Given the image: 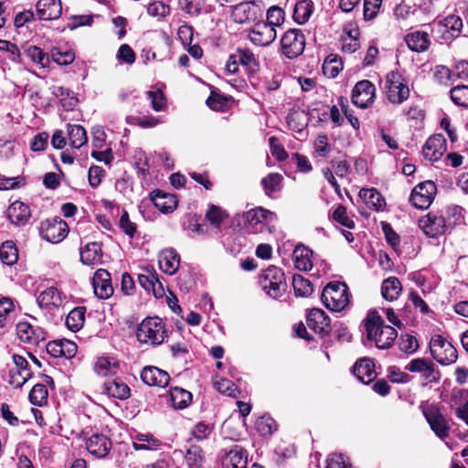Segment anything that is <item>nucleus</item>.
Returning <instances> with one entry per match:
<instances>
[{
    "label": "nucleus",
    "instance_id": "obj_58",
    "mask_svg": "<svg viewBox=\"0 0 468 468\" xmlns=\"http://www.w3.org/2000/svg\"><path fill=\"white\" fill-rule=\"evenodd\" d=\"M284 21V12L281 7L271 6L268 9L266 14V24H270V26L278 27L282 25Z\"/></svg>",
    "mask_w": 468,
    "mask_h": 468
},
{
    "label": "nucleus",
    "instance_id": "obj_21",
    "mask_svg": "<svg viewBox=\"0 0 468 468\" xmlns=\"http://www.w3.org/2000/svg\"><path fill=\"white\" fill-rule=\"evenodd\" d=\"M112 448L111 440L103 435L95 433L86 441V449L96 458H104Z\"/></svg>",
    "mask_w": 468,
    "mask_h": 468
},
{
    "label": "nucleus",
    "instance_id": "obj_39",
    "mask_svg": "<svg viewBox=\"0 0 468 468\" xmlns=\"http://www.w3.org/2000/svg\"><path fill=\"white\" fill-rule=\"evenodd\" d=\"M67 133L71 147L79 149L87 143L86 130L81 125L68 124Z\"/></svg>",
    "mask_w": 468,
    "mask_h": 468
},
{
    "label": "nucleus",
    "instance_id": "obj_29",
    "mask_svg": "<svg viewBox=\"0 0 468 468\" xmlns=\"http://www.w3.org/2000/svg\"><path fill=\"white\" fill-rule=\"evenodd\" d=\"M248 454L246 450L235 445L229 450L223 460L225 468H246Z\"/></svg>",
    "mask_w": 468,
    "mask_h": 468
},
{
    "label": "nucleus",
    "instance_id": "obj_51",
    "mask_svg": "<svg viewBox=\"0 0 468 468\" xmlns=\"http://www.w3.org/2000/svg\"><path fill=\"white\" fill-rule=\"evenodd\" d=\"M226 218V212L215 205H210L206 214V218L216 228H219Z\"/></svg>",
    "mask_w": 468,
    "mask_h": 468
},
{
    "label": "nucleus",
    "instance_id": "obj_52",
    "mask_svg": "<svg viewBox=\"0 0 468 468\" xmlns=\"http://www.w3.org/2000/svg\"><path fill=\"white\" fill-rule=\"evenodd\" d=\"M26 55L34 62L40 65L41 67H46V65L48 63L49 58L46 53L43 52V50L37 47V46H29L26 49Z\"/></svg>",
    "mask_w": 468,
    "mask_h": 468
},
{
    "label": "nucleus",
    "instance_id": "obj_15",
    "mask_svg": "<svg viewBox=\"0 0 468 468\" xmlns=\"http://www.w3.org/2000/svg\"><path fill=\"white\" fill-rule=\"evenodd\" d=\"M423 415L432 431L441 440L449 436L450 425L446 418L437 407H428L423 410Z\"/></svg>",
    "mask_w": 468,
    "mask_h": 468
},
{
    "label": "nucleus",
    "instance_id": "obj_43",
    "mask_svg": "<svg viewBox=\"0 0 468 468\" xmlns=\"http://www.w3.org/2000/svg\"><path fill=\"white\" fill-rule=\"evenodd\" d=\"M282 176L279 173H270L267 176L261 179V186L265 194L271 197L273 193L279 192L282 189Z\"/></svg>",
    "mask_w": 468,
    "mask_h": 468
},
{
    "label": "nucleus",
    "instance_id": "obj_10",
    "mask_svg": "<svg viewBox=\"0 0 468 468\" xmlns=\"http://www.w3.org/2000/svg\"><path fill=\"white\" fill-rule=\"evenodd\" d=\"M69 232L67 223L59 218L46 219L40 224V235L48 242L58 243Z\"/></svg>",
    "mask_w": 468,
    "mask_h": 468
},
{
    "label": "nucleus",
    "instance_id": "obj_56",
    "mask_svg": "<svg viewBox=\"0 0 468 468\" xmlns=\"http://www.w3.org/2000/svg\"><path fill=\"white\" fill-rule=\"evenodd\" d=\"M258 431L263 435H271L276 431L277 425L275 420L271 417H261L256 422Z\"/></svg>",
    "mask_w": 468,
    "mask_h": 468
},
{
    "label": "nucleus",
    "instance_id": "obj_38",
    "mask_svg": "<svg viewBox=\"0 0 468 468\" xmlns=\"http://www.w3.org/2000/svg\"><path fill=\"white\" fill-rule=\"evenodd\" d=\"M161 446V441L150 433H139L133 438V447L136 451H154Z\"/></svg>",
    "mask_w": 468,
    "mask_h": 468
},
{
    "label": "nucleus",
    "instance_id": "obj_55",
    "mask_svg": "<svg viewBox=\"0 0 468 468\" xmlns=\"http://www.w3.org/2000/svg\"><path fill=\"white\" fill-rule=\"evenodd\" d=\"M443 26L451 33L452 37H458L463 28V20L458 16L451 15L444 18Z\"/></svg>",
    "mask_w": 468,
    "mask_h": 468
},
{
    "label": "nucleus",
    "instance_id": "obj_23",
    "mask_svg": "<svg viewBox=\"0 0 468 468\" xmlns=\"http://www.w3.org/2000/svg\"><path fill=\"white\" fill-rule=\"evenodd\" d=\"M37 15L40 20L58 19L62 13L60 0H39L37 5Z\"/></svg>",
    "mask_w": 468,
    "mask_h": 468
},
{
    "label": "nucleus",
    "instance_id": "obj_4",
    "mask_svg": "<svg viewBox=\"0 0 468 468\" xmlns=\"http://www.w3.org/2000/svg\"><path fill=\"white\" fill-rule=\"evenodd\" d=\"M321 300L326 308L340 312L349 303L348 288L344 282H329L322 292Z\"/></svg>",
    "mask_w": 468,
    "mask_h": 468
},
{
    "label": "nucleus",
    "instance_id": "obj_2",
    "mask_svg": "<svg viewBox=\"0 0 468 468\" xmlns=\"http://www.w3.org/2000/svg\"><path fill=\"white\" fill-rule=\"evenodd\" d=\"M259 284L262 291L271 298L282 297L287 289L285 274L276 266H269L259 276Z\"/></svg>",
    "mask_w": 468,
    "mask_h": 468
},
{
    "label": "nucleus",
    "instance_id": "obj_28",
    "mask_svg": "<svg viewBox=\"0 0 468 468\" xmlns=\"http://www.w3.org/2000/svg\"><path fill=\"white\" fill-rule=\"evenodd\" d=\"M404 39L409 48L418 53L426 51L431 45L430 36L424 31L417 30L409 33L405 36Z\"/></svg>",
    "mask_w": 468,
    "mask_h": 468
},
{
    "label": "nucleus",
    "instance_id": "obj_3",
    "mask_svg": "<svg viewBox=\"0 0 468 468\" xmlns=\"http://www.w3.org/2000/svg\"><path fill=\"white\" fill-rule=\"evenodd\" d=\"M167 336L166 329L159 317H147L137 326L136 337L142 344L157 346Z\"/></svg>",
    "mask_w": 468,
    "mask_h": 468
},
{
    "label": "nucleus",
    "instance_id": "obj_25",
    "mask_svg": "<svg viewBox=\"0 0 468 468\" xmlns=\"http://www.w3.org/2000/svg\"><path fill=\"white\" fill-rule=\"evenodd\" d=\"M353 374L364 384L372 382L377 377L373 360L363 358L356 361L353 367Z\"/></svg>",
    "mask_w": 468,
    "mask_h": 468
},
{
    "label": "nucleus",
    "instance_id": "obj_47",
    "mask_svg": "<svg viewBox=\"0 0 468 468\" xmlns=\"http://www.w3.org/2000/svg\"><path fill=\"white\" fill-rule=\"evenodd\" d=\"M189 468H200L204 461L203 451L199 446L191 445L185 455Z\"/></svg>",
    "mask_w": 468,
    "mask_h": 468
},
{
    "label": "nucleus",
    "instance_id": "obj_31",
    "mask_svg": "<svg viewBox=\"0 0 468 468\" xmlns=\"http://www.w3.org/2000/svg\"><path fill=\"white\" fill-rule=\"evenodd\" d=\"M13 361L17 369V375L21 378V381L16 379V376H12L11 384L14 385L15 388H21L27 380H29L33 372L29 367V364L27 360L20 355H14Z\"/></svg>",
    "mask_w": 468,
    "mask_h": 468
},
{
    "label": "nucleus",
    "instance_id": "obj_12",
    "mask_svg": "<svg viewBox=\"0 0 468 468\" xmlns=\"http://www.w3.org/2000/svg\"><path fill=\"white\" fill-rule=\"evenodd\" d=\"M276 36V29L270 24H266L263 18L253 24L249 31L250 40L259 47L271 45L275 40Z\"/></svg>",
    "mask_w": 468,
    "mask_h": 468
},
{
    "label": "nucleus",
    "instance_id": "obj_62",
    "mask_svg": "<svg viewBox=\"0 0 468 468\" xmlns=\"http://www.w3.org/2000/svg\"><path fill=\"white\" fill-rule=\"evenodd\" d=\"M147 98L151 101L152 108L160 112L163 111L165 107V98L162 90H149L147 91Z\"/></svg>",
    "mask_w": 468,
    "mask_h": 468
},
{
    "label": "nucleus",
    "instance_id": "obj_33",
    "mask_svg": "<svg viewBox=\"0 0 468 468\" xmlns=\"http://www.w3.org/2000/svg\"><path fill=\"white\" fill-rule=\"evenodd\" d=\"M151 199L154 205L162 213H171L176 207V197L169 194H165L160 190H155L151 193Z\"/></svg>",
    "mask_w": 468,
    "mask_h": 468
},
{
    "label": "nucleus",
    "instance_id": "obj_5",
    "mask_svg": "<svg viewBox=\"0 0 468 468\" xmlns=\"http://www.w3.org/2000/svg\"><path fill=\"white\" fill-rule=\"evenodd\" d=\"M385 93L389 102L403 103L410 96V89L401 74L391 71L386 76Z\"/></svg>",
    "mask_w": 468,
    "mask_h": 468
},
{
    "label": "nucleus",
    "instance_id": "obj_32",
    "mask_svg": "<svg viewBox=\"0 0 468 468\" xmlns=\"http://www.w3.org/2000/svg\"><path fill=\"white\" fill-rule=\"evenodd\" d=\"M313 251L304 245H297L292 252V259L296 269L303 271H310L313 268L311 257Z\"/></svg>",
    "mask_w": 468,
    "mask_h": 468
},
{
    "label": "nucleus",
    "instance_id": "obj_27",
    "mask_svg": "<svg viewBox=\"0 0 468 468\" xmlns=\"http://www.w3.org/2000/svg\"><path fill=\"white\" fill-rule=\"evenodd\" d=\"M9 220L17 226L26 225L31 217L30 208L21 201L13 202L7 209Z\"/></svg>",
    "mask_w": 468,
    "mask_h": 468
},
{
    "label": "nucleus",
    "instance_id": "obj_20",
    "mask_svg": "<svg viewBox=\"0 0 468 468\" xmlns=\"http://www.w3.org/2000/svg\"><path fill=\"white\" fill-rule=\"evenodd\" d=\"M92 285L95 294L101 299H108L113 293L111 275L104 269H99L93 275Z\"/></svg>",
    "mask_w": 468,
    "mask_h": 468
},
{
    "label": "nucleus",
    "instance_id": "obj_61",
    "mask_svg": "<svg viewBox=\"0 0 468 468\" xmlns=\"http://www.w3.org/2000/svg\"><path fill=\"white\" fill-rule=\"evenodd\" d=\"M333 218L344 227L353 229L355 222L347 216L346 207L339 205L333 213Z\"/></svg>",
    "mask_w": 468,
    "mask_h": 468
},
{
    "label": "nucleus",
    "instance_id": "obj_7",
    "mask_svg": "<svg viewBox=\"0 0 468 468\" xmlns=\"http://www.w3.org/2000/svg\"><path fill=\"white\" fill-rule=\"evenodd\" d=\"M263 8L255 1L242 2L232 7L231 17L235 23L253 25L263 18Z\"/></svg>",
    "mask_w": 468,
    "mask_h": 468
},
{
    "label": "nucleus",
    "instance_id": "obj_46",
    "mask_svg": "<svg viewBox=\"0 0 468 468\" xmlns=\"http://www.w3.org/2000/svg\"><path fill=\"white\" fill-rule=\"evenodd\" d=\"M52 93L59 99L62 106L66 110L73 109L78 102L77 98L75 96H73L72 92L64 87H61V86L53 87Z\"/></svg>",
    "mask_w": 468,
    "mask_h": 468
},
{
    "label": "nucleus",
    "instance_id": "obj_26",
    "mask_svg": "<svg viewBox=\"0 0 468 468\" xmlns=\"http://www.w3.org/2000/svg\"><path fill=\"white\" fill-rule=\"evenodd\" d=\"M158 262L165 273L173 275L179 268L180 256L175 250L165 249L160 252Z\"/></svg>",
    "mask_w": 468,
    "mask_h": 468
},
{
    "label": "nucleus",
    "instance_id": "obj_40",
    "mask_svg": "<svg viewBox=\"0 0 468 468\" xmlns=\"http://www.w3.org/2000/svg\"><path fill=\"white\" fill-rule=\"evenodd\" d=\"M170 399L176 409H185L192 401L191 392L178 387L170 389Z\"/></svg>",
    "mask_w": 468,
    "mask_h": 468
},
{
    "label": "nucleus",
    "instance_id": "obj_36",
    "mask_svg": "<svg viewBox=\"0 0 468 468\" xmlns=\"http://www.w3.org/2000/svg\"><path fill=\"white\" fill-rule=\"evenodd\" d=\"M119 369V362L113 357L101 356L94 364L95 372L101 377L115 375Z\"/></svg>",
    "mask_w": 468,
    "mask_h": 468
},
{
    "label": "nucleus",
    "instance_id": "obj_6",
    "mask_svg": "<svg viewBox=\"0 0 468 468\" xmlns=\"http://www.w3.org/2000/svg\"><path fill=\"white\" fill-rule=\"evenodd\" d=\"M430 351L431 356L442 366L452 365L458 358L455 347L440 335H435L431 337Z\"/></svg>",
    "mask_w": 468,
    "mask_h": 468
},
{
    "label": "nucleus",
    "instance_id": "obj_48",
    "mask_svg": "<svg viewBox=\"0 0 468 468\" xmlns=\"http://www.w3.org/2000/svg\"><path fill=\"white\" fill-rule=\"evenodd\" d=\"M292 286L297 296H308L312 294L314 288L308 279L303 278L300 274H295L292 278Z\"/></svg>",
    "mask_w": 468,
    "mask_h": 468
},
{
    "label": "nucleus",
    "instance_id": "obj_37",
    "mask_svg": "<svg viewBox=\"0 0 468 468\" xmlns=\"http://www.w3.org/2000/svg\"><path fill=\"white\" fill-rule=\"evenodd\" d=\"M101 256V247L98 242L88 243L80 251V261L86 265H93L100 262Z\"/></svg>",
    "mask_w": 468,
    "mask_h": 468
},
{
    "label": "nucleus",
    "instance_id": "obj_45",
    "mask_svg": "<svg viewBox=\"0 0 468 468\" xmlns=\"http://www.w3.org/2000/svg\"><path fill=\"white\" fill-rule=\"evenodd\" d=\"M343 69L341 58L335 54H330L326 57L323 64V72L328 78H335Z\"/></svg>",
    "mask_w": 468,
    "mask_h": 468
},
{
    "label": "nucleus",
    "instance_id": "obj_8",
    "mask_svg": "<svg viewBox=\"0 0 468 468\" xmlns=\"http://www.w3.org/2000/svg\"><path fill=\"white\" fill-rule=\"evenodd\" d=\"M282 53L289 59L302 55L305 48V37L302 30L292 28L287 30L281 38Z\"/></svg>",
    "mask_w": 468,
    "mask_h": 468
},
{
    "label": "nucleus",
    "instance_id": "obj_54",
    "mask_svg": "<svg viewBox=\"0 0 468 468\" xmlns=\"http://www.w3.org/2000/svg\"><path fill=\"white\" fill-rule=\"evenodd\" d=\"M119 228L121 230L133 239L137 231V226L134 222L130 220L129 214L126 210H122L121 218L119 219Z\"/></svg>",
    "mask_w": 468,
    "mask_h": 468
},
{
    "label": "nucleus",
    "instance_id": "obj_18",
    "mask_svg": "<svg viewBox=\"0 0 468 468\" xmlns=\"http://www.w3.org/2000/svg\"><path fill=\"white\" fill-rule=\"evenodd\" d=\"M306 324L310 329L322 336L331 331L330 318L322 309L311 310L306 317Z\"/></svg>",
    "mask_w": 468,
    "mask_h": 468
},
{
    "label": "nucleus",
    "instance_id": "obj_17",
    "mask_svg": "<svg viewBox=\"0 0 468 468\" xmlns=\"http://www.w3.org/2000/svg\"><path fill=\"white\" fill-rule=\"evenodd\" d=\"M16 334L22 342L38 345L47 338V332L40 326H34L27 322L16 324Z\"/></svg>",
    "mask_w": 468,
    "mask_h": 468
},
{
    "label": "nucleus",
    "instance_id": "obj_19",
    "mask_svg": "<svg viewBox=\"0 0 468 468\" xmlns=\"http://www.w3.org/2000/svg\"><path fill=\"white\" fill-rule=\"evenodd\" d=\"M446 151V140L441 134L431 136L422 148V154L425 159L431 162H436L441 159Z\"/></svg>",
    "mask_w": 468,
    "mask_h": 468
},
{
    "label": "nucleus",
    "instance_id": "obj_64",
    "mask_svg": "<svg viewBox=\"0 0 468 468\" xmlns=\"http://www.w3.org/2000/svg\"><path fill=\"white\" fill-rule=\"evenodd\" d=\"M433 78L439 84L448 86L452 79V72L447 67L438 65L434 68Z\"/></svg>",
    "mask_w": 468,
    "mask_h": 468
},
{
    "label": "nucleus",
    "instance_id": "obj_59",
    "mask_svg": "<svg viewBox=\"0 0 468 468\" xmlns=\"http://www.w3.org/2000/svg\"><path fill=\"white\" fill-rule=\"evenodd\" d=\"M399 346V349L406 354H413L419 349L418 341L411 335H402Z\"/></svg>",
    "mask_w": 468,
    "mask_h": 468
},
{
    "label": "nucleus",
    "instance_id": "obj_44",
    "mask_svg": "<svg viewBox=\"0 0 468 468\" xmlns=\"http://www.w3.org/2000/svg\"><path fill=\"white\" fill-rule=\"evenodd\" d=\"M18 260V250L12 240H7L0 247V261L8 266L14 265Z\"/></svg>",
    "mask_w": 468,
    "mask_h": 468
},
{
    "label": "nucleus",
    "instance_id": "obj_63",
    "mask_svg": "<svg viewBox=\"0 0 468 468\" xmlns=\"http://www.w3.org/2000/svg\"><path fill=\"white\" fill-rule=\"evenodd\" d=\"M135 53L128 44H122L119 48L116 58L119 61L132 65L135 61Z\"/></svg>",
    "mask_w": 468,
    "mask_h": 468
},
{
    "label": "nucleus",
    "instance_id": "obj_11",
    "mask_svg": "<svg viewBox=\"0 0 468 468\" xmlns=\"http://www.w3.org/2000/svg\"><path fill=\"white\" fill-rule=\"evenodd\" d=\"M244 218L248 228L255 233L263 231L266 226L277 219V216L274 212L262 207L247 211Z\"/></svg>",
    "mask_w": 468,
    "mask_h": 468
},
{
    "label": "nucleus",
    "instance_id": "obj_13",
    "mask_svg": "<svg viewBox=\"0 0 468 468\" xmlns=\"http://www.w3.org/2000/svg\"><path fill=\"white\" fill-rule=\"evenodd\" d=\"M375 98L376 87L367 80L358 81L353 88L352 102L359 108H367L374 102Z\"/></svg>",
    "mask_w": 468,
    "mask_h": 468
},
{
    "label": "nucleus",
    "instance_id": "obj_1",
    "mask_svg": "<svg viewBox=\"0 0 468 468\" xmlns=\"http://www.w3.org/2000/svg\"><path fill=\"white\" fill-rule=\"evenodd\" d=\"M365 328L368 340H373L379 349H388L398 336L396 329L384 324L377 311L368 313L365 320Z\"/></svg>",
    "mask_w": 468,
    "mask_h": 468
},
{
    "label": "nucleus",
    "instance_id": "obj_24",
    "mask_svg": "<svg viewBox=\"0 0 468 468\" xmlns=\"http://www.w3.org/2000/svg\"><path fill=\"white\" fill-rule=\"evenodd\" d=\"M65 298V295L57 288L48 287L39 293L37 303L40 308H58Z\"/></svg>",
    "mask_w": 468,
    "mask_h": 468
},
{
    "label": "nucleus",
    "instance_id": "obj_57",
    "mask_svg": "<svg viewBox=\"0 0 468 468\" xmlns=\"http://www.w3.org/2000/svg\"><path fill=\"white\" fill-rule=\"evenodd\" d=\"M214 388L220 393L226 394L229 397H236L237 388L235 384L227 378L215 379L213 382Z\"/></svg>",
    "mask_w": 468,
    "mask_h": 468
},
{
    "label": "nucleus",
    "instance_id": "obj_22",
    "mask_svg": "<svg viewBox=\"0 0 468 468\" xmlns=\"http://www.w3.org/2000/svg\"><path fill=\"white\" fill-rule=\"evenodd\" d=\"M141 378L146 385L159 388L166 387L170 381L167 372L152 366L143 368Z\"/></svg>",
    "mask_w": 468,
    "mask_h": 468
},
{
    "label": "nucleus",
    "instance_id": "obj_30",
    "mask_svg": "<svg viewBox=\"0 0 468 468\" xmlns=\"http://www.w3.org/2000/svg\"><path fill=\"white\" fill-rule=\"evenodd\" d=\"M102 391L108 396L119 399H126L130 397V388L120 378L104 382Z\"/></svg>",
    "mask_w": 468,
    "mask_h": 468
},
{
    "label": "nucleus",
    "instance_id": "obj_16",
    "mask_svg": "<svg viewBox=\"0 0 468 468\" xmlns=\"http://www.w3.org/2000/svg\"><path fill=\"white\" fill-rule=\"evenodd\" d=\"M419 227L426 236L436 238L445 233L447 225L442 216L429 213L419 219Z\"/></svg>",
    "mask_w": 468,
    "mask_h": 468
},
{
    "label": "nucleus",
    "instance_id": "obj_41",
    "mask_svg": "<svg viewBox=\"0 0 468 468\" xmlns=\"http://www.w3.org/2000/svg\"><path fill=\"white\" fill-rule=\"evenodd\" d=\"M314 11V4L311 0H301L296 3L293 10V19L299 24H304Z\"/></svg>",
    "mask_w": 468,
    "mask_h": 468
},
{
    "label": "nucleus",
    "instance_id": "obj_14",
    "mask_svg": "<svg viewBox=\"0 0 468 468\" xmlns=\"http://www.w3.org/2000/svg\"><path fill=\"white\" fill-rule=\"evenodd\" d=\"M435 192V184L431 181H426L417 185L413 188L410 200L415 207L426 209L431 204Z\"/></svg>",
    "mask_w": 468,
    "mask_h": 468
},
{
    "label": "nucleus",
    "instance_id": "obj_50",
    "mask_svg": "<svg viewBox=\"0 0 468 468\" xmlns=\"http://www.w3.org/2000/svg\"><path fill=\"white\" fill-rule=\"evenodd\" d=\"M451 99L456 105L468 107V86L459 85L452 88Z\"/></svg>",
    "mask_w": 468,
    "mask_h": 468
},
{
    "label": "nucleus",
    "instance_id": "obj_53",
    "mask_svg": "<svg viewBox=\"0 0 468 468\" xmlns=\"http://www.w3.org/2000/svg\"><path fill=\"white\" fill-rule=\"evenodd\" d=\"M234 58H238L241 65L249 67L251 70L258 67L254 54L249 49H238Z\"/></svg>",
    "mask_w": 468,
    "mask_h": 468
},
{
    "label": "nucleus",
    "instance_id": "obj_34",
    "mask_svg": "<svg viewBox=\"0 0 468 468\" xmlns=\"http://www.w3.org/2000/svg\"><path fill=\"white\" fill-rule=\"evenodd\" d=\"M358 196L368 207L376 211L383 210L386 206L385 198L375 188H362Z\"/></svg>",
    "mask_w": 468,
    "mask_h": 468
},
{
    "label": "nucleus",
    "instance_id": "obj_42",
    "mask_svg": "<svg viewBox=\"0 0 468 468\" xmlns=\"http://www.w3.org/2000/svg\"><path fill=\"white\" fill-rule=\"evenodd\" d=\"M86 308L83 306L76 307L71 310L66 317V325L73 332L82 328L85 322Z\"/></svg>",
    "mask_w": 468,
    "mask_h": 468
},
{
    "label": "nucleus",
    "instance_id": "obj_35",
    "mask_svg": "<svg viewBox=\"0 0 468 468\" xmlns=\"http://www.w3.org/2000/svg\"><path fill=\"white\" fill-rule=\"evenodd\" d=\"M402 292V285L397 277H388L383 281L381 294L387 301H395Z\"/></svg>",
    "mask_w": 468,
    "mask_h": 468
},
{
    "label": "nucleus",
    "instance_id": "obj_60",
    "mask_svg": "<svg viewBox=\"0 0 468 468\" xmlns=\"http://www.w3.org/2000/svg\"><path fill=\"white\" fill-rule=\"evenodd\" d=\"M207 105L214 111L224 112L228 105V100L226 97L212 91L207 100Z\"/></svg>",
    "mask_w": 468,
    "mask_h": 468
},
{
    "label": "nucleus",
    "instance_id": "obj_9",
    "mask_svg": "<svg viewBox=\"0 0 468 468\" xmlns=\"http://www.w3.org/2000/svg\"><path fill=\"white\" fill-rule=\"evenodd\" d=\"M405 370L411 373H419L424 384L438 383L441 379V373L435 367L434 363L426 357H419L410 360L406 366Z\"/></svg>",
    "mask_w": 468,
    "mask_h": 468
},
{
    "label": "nucleus",
    "instance_id": "obj_49",
    "mask_svg": "<svg viewBox=\"0 0 468 468\" xmlns=\"http://www.w3.org/2000/svg\"><path fill=\"white\" fill-rule=\"evenodd\" d=\"M48 388L44 384H36L29 392V400L33 405L43 406L48 400Z\"/></svg>",
    "mask_w": 468,
    "mask_h": 468
}]
</instances>
